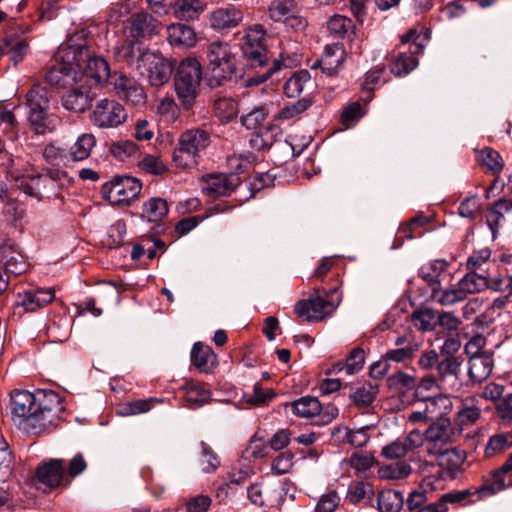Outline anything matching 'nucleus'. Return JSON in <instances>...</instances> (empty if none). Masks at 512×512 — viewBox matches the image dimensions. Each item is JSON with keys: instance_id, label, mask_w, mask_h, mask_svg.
I'll return each instance as SVG.
<instances>
[{"instance_id": "1", "label": "nucleus", "mask_w": 512, "mask_h": 512, "mask_svg": "<svg viewBox=\"0 0 512 512\" xmlns=\"http://www.w3.org/2000/svg\"><path fill=\"white\" fill-rule=\"evenodd\" d=\"M64 410L61 397L54 391H14L11 395L12 420L27 433L40 435L55 427Z\"/></svg>"}, {"instance_id": "2", "label": "nucleus", "mask_w": 512, "mask_h": 512, "mask_svg": "<svg viewBox=\"0 0 512 512\" xmlns=\"http://www.w3.org/2000/svg\"><path fill=\"white\" fill-rule=\"evenodd\" d=\"M207 85L214 89L237 77L239 72L236 53L228 42L213 41L206 48Z\"/></svg>"}, {"instance_id": "3", "label": "nucleus", "mask_w": 512, "mask_h": 512, "mask_svg": "<svg viewBox=\"0 0 512 512\" xmlns=\"http://www.w3.org/2000/svg\"><path fill=\"white\" fill-rule=\"evenodd\" d=\"M49 98L47 88L41 85H34L26 95L28 119L32 130L38 135L54 132L60 123V118L49 112Z\"/></svg>"}, {"instance_id": "4", "label": "nucleus", "mask_w": 512, "mask_h": 512, "mask_svg": "<svg viewBox=\"0 0 512 512\" xmlns=\"http://www.w3.org/2000/svg\"><path fill=\"white\" fill-rule=\"evenodd\" d=\"M210 144V135L203 129L184 131L173 150L172 160L182 170H190L198 165L200 153Z\"/></svg>"}, {"instance_id": "5", "label": "nucleus", "mask_w": 512, "mask_h": 512, "mask_svg": "<svg viewBox=\"0 0 512 512\" xmlns=\"http://www.w3.org/2000/svg\"><path fill=\"white\" fill-rule=\"evenodd\" d=\"M202 66L194 57L180 61L175 70L174 88L178 99L185 108H190L200 91Z\"/></svg>"}, {"instance_id": "6", "label": "nucleus", "mask_w": 512, "mask_h": 512, "mask_svg": "<svg viewBox=\"0 0 512 512\" xmlns=\"http://www.w3.org/2000/svg\"><path fill=\"white\" fill-rule=\"evenodd\" d=\"M68 60H75L82 72V82L86 84L88 79L94 80L96 84L107 81L110 75V68L107 61L100 57L91 55L85 47H68Z\"/></svg>"}, {"instance_id": "7", "label": "nucleus", "mask_w": 512, "mask_h": 512, "mask_svg": "<svg viewBox=\"0 0 512 512\" xmlns=\"http://www.w3.org/2000/svg\"><path fill=\"white\" fill-rule=\"evenodd\" d=\"M336 292V289H332L325 297L315 294L309 299L298 301L294 306L295 314L308 322L324 320L339 305L340 299L334 298Z\"/></svg>"}, {"instance_id": "8", "label": "nucleus", "mask_w": 512, "mask_h": 512, "mask_svg": "<svg viewBox=\"0 0 512 512\" xmlns=\"http://www.w3.org/2000/svg\"><path fill=\"white\" fill-rule=\"evenodd\" d=\"M460 433L461 430L454 426L448 417L441 415L425 430L426 453L428 455L439 453L440 450L453 443Z\"/></svg>"}, {"instance_id": "9", "label": "nucleus", "mask_w": 512, "mask_h": 512, "mask_svg": "<svg viewBox=\"0 0 512 512\" xmlns=\"http://www.w3.org/2000/svg\"><path fill=\"white\" fill-rule=\"evenodd\" d=\"M68 47L61 48L56 60H61L53 65L46 74V80L52 85L61 88L73 87V85L82 82V72L79 70V64L75 60H68Z\"/></svg>"}, {"instance_id": "10", "label": "nucleus", "mask_w": 512, "mask_h": 512, "mask_svg": "<svg viewBox=\"0 0 512 512\" xmlns=\"http://www.w3.org/2000/svg\"><path fill=\"white\" fill-rule=\"evenodd\" d=\"M142 189L138 179L130 176L116 177L102 186V194L113 205H128Z\"/></svg>"}, {"instance_id": "11", "label": "nucleus", "mask_w": 512, "mask_h": 512, "mask_svg": "<svg viewBox=\"0 0 512 512\" xmlns=\"http://www.w3.org/2000/svg\"><path fill=\"white\" fill-rule=\"evenodd\" d=\"M265 31L261 25L249 27L242 38L243 57L252 67H261L267 61V49L264 43Z\"/></svg>"}, {"instance_id": "12", "label": "nucleus", "mask_w": 512, "mask_h": 512, "mask_svg": "<svg viewBox=\"0 0 512 512\" xmlns=\"http://www.w3.org/2000/svg\"><path fill=\"white\" fill-rule=\"evenodd\" d=\"M402 44L410 43V55L400 52L395 56L391 65V72L396 76H405L409 74L418 64L415 55L423 50V44L420 41V34L416 29H410L406 34L401 36Z\"/></svg>"}, {"instance_id": "13", "label": "nucleus", "mask_w": 512, "mask_h": 512, "mask_svg": "<svg viewBox=\"0 0 512 512\" xmlns=\"http://www.w3.org/2000/svg\"><path fill=\"white\" fill-rule=\"evenodd\" d=\"M127 118L124 107L115 100H100L91 115L94 125L99 128H115L123 124Z\"/></svg>"}, {"instance_id": "14", "label": "nucleus", "mask_w": 512, "mask_h": 512, "mask_svg": "<svg viewBox=\"0 0 512 512\" xmlns=\"http://www.w3.org/2000/svg\"><path fill=\"white\" fill-rule=\"evenodd\" d=\"M461 361L454 355L443 357L436 366L440 390L449 394L458 392L462 387Z\"/></svg>"}, {"instance_id": "15", "label": "nucleus", "mask_w": 512, "mask_h": 512, "mask_svg": "<svg viewBox=\"0 0 512 512\" xmlns=\"http://www.w3.org/2000/svg\"><path fill=\"white\" fill-rule=\"evenodd\" d=\"M113 87L117 96L126 103L142 106L146 103V93L142 85L132 77L117 75L113 78Z\"/></svg>"}, {"instance_id": "16", "label": "nucleus", "mask_w": 512, "mask_h": 512, "mask_svg": "<svg viewBox=\"0 0 512 512\" xmlns=\"http://www.w3.org/2000/svg\"><path fill=\"white\" fill-rule=\"evenodd\" d=\"M148 66V80L152 86L160 87L166 84L173 72L175 63L154 52L146 55L143 68Z\"/></svg>"}, {"instance_id": "17", "label": "nucleus", "mask_w": 512, "mask_h": 512, "mask_svg": "<svg viewBox=\"0 0 512 512\" xmlns=\"http://www.w3.org/2000/svg\"><path fill=\"white\" fill-rule=\"evenodd\" d=\"M123 33L124 37L138 41L151 37L158 33V21L148 13H136L127 20Z\"/></svg>"}, {"instance_id": "18", "label": "nucleus", "mask_w": 512, "mask_h": 512, "mask_svg": "<svg viewBox=\"0 0 512 512\" xmlns=\"http://www.w3.org/2000/svg\"><path fill=\"white\" fill-rule=\"evenodd\" d=\"M36 477L49 488L67 486L70 482L65 472V464L60 459H50L40 464L36 470Z\"/></svg>"}, {"instance_id": "19", "label": "nucleus", "mask_w": 512, "mask_h": 512, "mask_svg": "<svg viewBox=\"0 0 512 512\" xmlns=\"http://www.w3.org/2000/svg\"><path fill=\"white\" fill-rule=\"evenodd\" d=\"M115 53L119 61H123L128 66L137 70H141L146 60V55L151 54V51L143 47L138 40L125 37L115 47Z\"/></svg>"}, {"instance_id": "20", "label": "nucleus", "mask_w": 512, "mask_h": 512, "mask_svg": "<svg viewBox=\"0 0 512 512\" xmlns=\"http://www.w3.org/2000/svg\"><path fill=\"white\" fill-rule=\"evenodd\" d=\"M239 177L234 174H211L204 178L203 191L210 197L230 195L239 185Z\"/></svg>"}, {"instance_id": "21", "label": "nucleus", "mask_w": 512, "mask_h": 512, "mask_svg": "<svg viewBox=\"0 0 512 512\" xmlns=\"http://www.w3.org/2000/svg\"><path fill=\"white\" fill-rule=\"evenodd\" d=\"M431 456L437 458L439 466L446 471L450 478H456L462 472L466 460L465 451L455 447L444 448Z\"/></svg>"}, {"instance_id": "22", "label": "nucleus", "mask_w": 512, "mask_h": 512, "mask_svg": "<svg viewBox=\"0 0 512 512\" xmlns=\"http://www.w3.org/2000/svg\"><path fill=\"white\" fill-rule=\"evenodd\" d=\"M242 20L243 13L232 6L217 8L209 17L211 27L217 31L232 29L238 26Z\"/></svg>"}, {"instance_id": "23", "label": "nucleus", "mask_w": 512, "mask_h": 512, "mask_svg": "<svg viewBox=\"0 0 512 512\" xmlns=\"http://www.w3.org/2000/svg\"><path fill=\"white\" fill-rule=\"evenodd\" d=\"M19 298L18 306L23 307L26 312H34L51 303L55 298V291L52 288L29 290L19 294Z\"/></svg>"}, {"instance_id": "24", "label": "nucleus", "mask_w": 512, "mask_h": 512, "mask_svg": "<svg viewBox=\"0 0 512 512\" xmlns=\"http://www.w3.org/2000/svg\"><path fill=\"white\" fill-rule=\"evenodd\" d=\"M468 376L473 383H482L494 368V353H484L468 358Z\"/></svg>"}, {"instance_id": "25", "label": "nucleus", "mask_w": 512, "mask_h": 512, "mask_svg": "<svg viewBox=\"0 0 512 512\" xmlns=\"http://www.w3.org/2000/svg\"><path fill=\"white\" fill-rule=\"evenodd\" d=\"M0 260L3 262L7 273L20 275L27 269L25 257L12 244L0 246Z\"/></svg>"}, {"instance_id": "26", "label": "nucleus", "mask_w": 512, "mask_h": 512, "mask_svg": "<svg viewBox=\"0 0 512 512\" xmlns=\"http://www.w3.org/2000/svg\"><path fill=\"white\" fill-rule=\"evenodd\" d=\"M345 59V51L341 44L334 43L326 45L324 52L320 58L322 64V72L328 76L338 73Z\"/></svg>"}, {"instance_id": "27", "label": "nucleus", "mask_w": 512, "mask_h": 512, "mask_svg": "<svg viewBox=\"0 0 512 512\" xmlns=\"http://www.w3.org/2000/svg\"><path fill=\"white\" fill-rule=\"evenodd\" d=\"M93 98L94 95L91 90L84 84H81L77 88H72V90L63 97V106L73 112H83L91 105Z\"/></svg>"}, {"instance_id": "28", "label": "nucleus", "mask_w": 512, "mask_h": 512, "mask_svg": "<svg viewBox=\"0 0 512 512\" xmlns=\"http://www.w3.org/2000/svg\"><path fill=\"white\" fill-rule=\"evenodd\" d=\"M167 39L173 46L190 48L197 42L193 28L182 23H174L167 28Z\"/></svg>"}, {"instance_id": "29", "label": "nucleus", "mask_w": 512, "mask_h": 512, "mask_svg": "<svg viewBox=\"0 0 512 512\" xmlns=\"http://www.w3.org/2000/svg\"><path fill=\"white\" fill-rule=\"evenodd\" d=\"M191 361L199 371L209 373L217 365V356L211 347L197 342L191 351Z\"/></svg>"}, {"instance_id": "30", "label": "nucleus", "mask_w": 512, "mask_h": 512, "mask_svg": "<svg viewBox=\"0 0 512 512\" xmlns=\"http://www.w3.org/2000/svg\"><path fill=\"white\" fill-rule=\"evenodd\" d=\"M490 273L488 269L484 273L469 271L462 279L459 280L458 285L463 294L467 298L469 294L479 293L489 287Z\"/></svg>"}, {"instance_id": "31", "label": "nucleus", "mask_w": 512, "mask_h": 512, "mask_svg": "<svg viewBox=\"0 0 512 512\" xmlns=\"http://www.w3.org/2000/svg\"><path fill=\"white\" fill-rule=\"evenodd\" d=\"M469 490L452 491L443 494L438 501L429 503L414 512H447L448 504H458L464 501L469 495Z\"/></svg>"}, {"instance_id": "32", "label": "nucleus", "mask_w": 512, "mask_h": 512, "mask_svg": "<svg viewBox=\"0 0 512 512\" xmlns=\"http://www.w3.org/2000/svg\"><path fill=\"white\" fill-rule=\"evenodd\" d=\"M477 161L483 168H486L495 176L493 184L490 187V189H493L498 180V175L504 167L502 157L497 151L486 147L477 151Z\"/></svg>"}, {"instance_id": "33", "label": "nucleus", "mask_w": 512, "mask_h": 512, "mask_svg": "<svg viewBox=\"0 0 512 512\" xmlns=\"http://www.w3.org/2000/svg\"><path fill=\"white\" fill-rule=\"evenodd\" d=\"M96 145V138L92 133H84L79 136L76 142L69 149V159L72 161H83L87 159Z\"/></svg>"}, {"instance_id": "34", "label": "nucleus", "mask_w": 512, "mask_h": 512, "mask_svg": "<svg viewBox=\"0 0 512 512\" xmlns=\"http://www.w3.org/2000/svg\"><path fill=\"white\" fill-rule=\"evenodd\" d=\"M429 299L441 306L447 307L463 302L466 297L457 283L455 286L445 289L441 286L439 290H435L433 294H430Z\"/></svg>"}, {"instance_id": "35", "label": "nucleus", "mask_w": 512, "mask_h": 512, "mask_svg": "<svg viewBox=\"0 0 512 512\" xmlns=\"http://www.w3.org/2000/svg\"><path fill=\"white\" fill-rule=\"evenodd\" d=\"M403 504L404 497L400 491L386 489L378 494L377 505L380 512H399Z\"/></svg>"}, {"instance_id": "36", "label": "nucleus", "mask_w": 512, "mask_h": 512, "mask_svg": "<svg viewBox=\"0 0 512 512\" xmlns=\"http://www.w3.org/2000/svg\"><path fill=\"white\" fill-rule=\"evenodd\" d=\"M182 390L184 391L186 401L190 403L192 407L203 405L211 396L210 391L204 384L193 381L187 382L186 385L182 387Z\"/></svg>"}, {"instance_id": "37", "label": "nucleus", "mask_w": 512, "mask_h": 512, "mask_svg": "<svg viewBox=\"0 0 512 512\" xmlns=\"http://www.w3.org/2000/svg\"><path fill=\"white\" fill-rule=\"evenodd\" d=\"M168 211L167 201L160 197H154L144 203L142 217L150 222H158L168 214Z\"/></svg>"}, {"instance_id": "38", "label": "nucleus", "mask_w": 512, "mask_h": 512, "mask_svg": "<svg viewBox=\"0 0 512 512\" xmlns=\"http://www.w3.org/2000/svg\"><path fill=\"white\" fill-rule=\"evenodd\" d=\"M293 413L302 418H312L320 414L322 405L315 397H301L292 403Z\"/></svg>"}, {"instance_id": "39", "label": "nucleus", "mask_w": 512, "mask_h": 512, "mask_svg": "<svg viewBox=\"0 0 512 512\" xmlns=\"http://www.w3.org/2000/svg\"><path fill=\"white\" fill-rule=\"evenodd\" d=\"M387 384L390 389L404 395L410 391H415L417 379L413 375L407 374L403 371H398L387 379Z\"/></svg>"}, {"instance_id": "40", "label": "nucleus", "mask_w": 512, "mask_h": 512, "mask_svg": "<svg viewBox=\"0 0 512 512\" xmlns=\"http://www.w3.org/2000/svg\"><path fill=\"white\" fill-rule=\"evenodd\" d=\"M310 73L307 70L295 72L284 84L283 90L289 98H295L301 94L306 85L310 83Z\"/></svg>"}, {"instance_id": "41", "label": "nucleus", "mask_w": 512, "mask_h": 512, "mask_svg": "<svg viewBox=\"0 0 512 512\" xmlns=\"http://www.w3.org/2000/svg\"><path fill=\"white\" fill-rule=\"evenodd\" d=\"M238 112V104L231 97H220L214 102V114L221 121H231L238 115Z\"/></svg>"}, {"instance_id": "42", "label": "nucleus", "mask_w": 512, "mask_h": 512, "mask_svg": "<svg viewBox=\"0 0 512 512\" xmlns=\"http://www.w3.org/2000/svg\"><path fill=\"white\" fill-rule=\"evenodd\" d=\"M432 479L426 478L422 481L419 488L416 490H413L406 501V505L408 510L415 511L421 507H424L427 505V502L429 500V488L432 486Z\"/></svg>"}, {"instance_id": "43", "label": "nucleus", "mask_w": 512, "mask_h": 512, "mask_svg": "<svg viewBox=\"0 0 512 512\" xmlns=\"http://www.w3.org/2000/svg\"><path fill=\"white\" fill-rule=\"evenodd\" d=\"M294 13H297V6L291 0L273 2L269 9V17L276 22H286Z\"/></svg>"}, {"instance_id": "44", "label": "nucleus", "mask_w": 512, "mask_h": 512, "mask_svg": "<svg viewBox=\"0 0 512 512\" xmlns=\"http://www.w3.org/2000/svg\"><path fill=\"white\" fill-rule=\"evenodd\" d=\"M491 266H493V263L491 261V251L488 248L474 251L466 262L468 271L478 273H484L485 269H488V273H490Z\"/></svg>"}, {"instance_id": "45", "label": "nucleus", "mask_w": 512, "mask_h": 512, "mask_svg": "<svg viewBox=\"0 0 512 512\" xmlns=\"http://www.w3.org/2000/svg\"><path fill=\"white\" fill-rule=\"evenodd\" d=\"M412 472L411 466L404 462L398 461L393 464L384 465L379 468L378 475L385 480H400L408 477Z\"/></svg>"}, {"instance_id": "46", "label": "nucleus", "mask_w": 512, "mask_h": 512, "mask_svg": "<svg viewBox=\"0 0 512 512\" xmlns=\"http://www.w3.org/2000/svg\"><path fill=\"white\" fill-rule=\"evenodd\" d=\"M365 361V352L362 348L356 347L351 350L349 356L346 359L345 364L337 363L334 367V371H341L343 369L346 370L347 374H354L359 372L364 365Z\"/></svg>"}, {"instance_id": "47", "label": "nucleus", "mask_w": 512, "mask_h": 512, "mask_svg": "<svg viewBox=\"0 0 512 512\" xmlns=\"http://www.w3.org/2000/svg\"><path fill=\"white\" fill-rule=\"evenodd\" d=\"M480 408L476 405V397L470 396L461 400V407L457 413L462 424L475 423L480 417Z\"/></svg>"}, {"instance_id": "48", "label": "nucleus", "mask_w": 512, "mask_h": 512, "mask_svg": "<svg viewBox=\"0 0 512 512\" xmlns=\"http://www.w3.org/2000/svg\"><path fill=\"white\" fill-rule=\"evenodd\" d=\"M327 29L330 35L335 38H344V36L354 29L353 21L343 15H333L327 21Z\"/></svg>"}, {"instance_id": "49", "label": "nucleus", "mask_w": 512, "mask_h": 512, "mask_svg": "<svg viewBox=\"0 0 512 512\" xmlns=\"http://www.w3.org/2000/svg\"><path fill=\"white\" fill-rule=\"evenodd\" d=\"M205 6L200 0H184L176 5L175 16L181 20H194L204 11Z\"/></svg>"}, {"instance_id": "50", "label": "nucleus", "mask_w": 512, "mask_h": 512, "mask_svg": "<svg viewBox=\"0 0 512 512\" xmlns=\"http://www.w3.org/2000/svg\"><path fill=\"white\" fill-rule=\"evenodd\" d=\"M48 180L42 176H34L30 178H23L19 182V188L27 195L43 199L45 194L43 189L46 188Z\"/></svg>"}, {"instance_id": "51", "label": "nucleus", "mask_w": 512, "mask_h": 512, "mask_svg": "<svg viewBox=\"0 0 512 512\" xmlns=\"http://www.w3.org/2000/svg\"><path fill=\"white\" fill-rule=\"evenodd\" d=\"M14 458L5 438L0 435V481L5 482L13 472Z\"/></svg>"}, {"instance_id": "52", "label": "nucleus", "mask_w": 512, "mask_h": 512, "mask_svg": "<svg viewBox=\"0 0 512 512\" xmlns=\"http://www.w3.org/2000/svg\"><path fill=\"white\" fill-rule=\"evenodd\" d=\"M377 393L378 389L376 386H373L372 384H364L357 387L353 393H351L350 398L355 406L358 408H365L374 401Z\"/></svg>"}, {"instance_id": "53", "label": "nucleus", "mask_w": 512, "mask_h": 512, "mask_svg": "<svg viewBox=\"0 0 512 512\" xmlns=\"http://www.w3.org/2000/svg\"><path fill=\"white\" fill-rule=\"evenodd\" d=\"M512 446V432L498 433L490 437L486 447L485 454L489 457L494 456L498 453Z\"/></svg>"}, {"instance_id": "54", "label": "nucleus", "mask_w": 512, "mask_h": 512, "mask_svg": "<svg viewBox=\"0 0 512 512\" xmlns=\"http://www.w3.org/2000/svg\"><path fill=\"white\" fill-rule=\"evenodd\" d=\"M411 318L414 326L420 331H432L436 326V316L432 309L415 310Z\"/></svg>"}, {"instance_id": "55", "label": "nucleus", "mask_w": 512, "mask_h": 512, "mask_svg": "<svg viewBox=\"0 0 512 512\" xmlns=\"http://www.w3.org/2000/svg\"><path fill=\"white\" fill-rule=\"evenodd\" d=\"M312 105L310 98H302L294 103L285 105L277 115V119L291 120L304 113Z\"/></svg>"}, {"instance_id": "56", "label": "nucleus", "mask_w": 512, "mask_h": 512, "mask_svg": "<svg viewBox=\"0 0 512 512\" xmlns=\"http://www.w3.org/2000/svg\"><path fill=\"white\" fill-rule=\"evenodd\" d=\"M373 494V487L369 483L355 481L349 485L346 498L349 502L357 504Z\"/></svg>"}, {"instance_id": "57", "label": "nucleus", "mask_w": 512, "mask_h": 512, "mask_svg": "<svg viewBox=\"0 0 512 512\" xmlns=\"http://www.w3.org/2000/svg\"><path fill=\"white\" fill-rule=\"evenodd\" d=\"M333 436L339 438L341 441H346L355 447H361L368 441V436L363 430L351 431L345 427L335 428Z\"/></svg>"}, {"instance_id": "58", "label": "nucleus", "mask_w": 512, "mask_h": 512, "mask_svg": "<svg viewBox=\"0 0 512 512\" xmlns=\"http://www.w3.org/2000/svg\"><path fill=\"white\" fill-rule=\"evenodd\" d=\"M511 210L512 202L503 199L497 201L489 210L487 215V223L489 227L495 231V229L499 226L501 218H503L504 215L509 213Z\"/></svg>"}, {"instance_id": "59", "label": "nucleus", "mask_w": 512, "mask_h": 512, "mask_svg": "<svg viewBox=\"0 0 512 512\" xmlns=\"http://www.w3.org/2000/svg\"><path fill=\"white\" fill-rule=\"evenodd\" d=\"M139 168L149 174L163 175L167 172V166L159 156L146 155L139 161Z\"/></svg>"}, {"instance_id": "60", "label": "nucleus", "mask_w": 512, "mask_h": 512, "mask_svg": "<svg viewBox=\"0 0 512 512\" xmlns=\"http://www.w3.org/2000/svg\"><path fill=\"white\" fill-rule=\"evenodd\" d=\"M271 389L264 390L259 384H255L252 393H245L243 400L253 406H261L266 404L274 397Z\"/></svg>"}, {"instance_id": "61", "label": "nucleus", "mask_w": 512, "mask_h": 512, "mask_svg": "<svg viewBox=\"0 0 512 512\" xmlns=\"http://www.w3.org/2000/svg\"><path fill=\"white\" fill-rule=\"evenodd\" d=\"M381 456L388 460H401L405 458L409 452L406 449L401 439H396L381 449Z\"/></svg>"}, {"instance_id": "62", "label": "nucleus", "mask_w": 512, "mask_h": 512, "mask_svg": "<svg viewBox=\"0 0 512 512\" xmlns=\"http://www.w3.org/2000/svg\"><path fill=\"white\" fill-rule=\"evenodd\" d=\"M254 161L255 156L252 153L233 154L227 159L229 167L236 173H243L248 171L252 167Z\"/></svg>"}, {"instance_id": "63", "label": "nucleus", "mask_w": 512, "mask_h": 512, "mask_svg": "<svg viewBox=\"0 0 512 512\" xmlns=\"http://www.w3.org/2000/svg\"><path fill=\"white\" fill-rule=\"evenodd\" d=\"M42 154L45 161L52 166L65 165L69 160V156L65 153L64 149L54 144H48Z\"/></svg>"}, {"instance_id": "64", "label": "nucleus", "mask_w": 512, "mask_h": 512, "mask_svg": "<svg viewBox=\"0 0 512 512\" xmlns=\"http://www.w3.org/2000/svg\"><path fill=\"white\" fill-rule=\"evenodd\" d=\"M267 115L268 109L265 106H260L242 116L241 121L247 129L252 130L260 126L265 121Z\"/></svg>"}]
</instances>
